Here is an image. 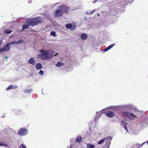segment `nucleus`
Wrapping results in <instances>:
<instances>
[{"instance_id": "1", "label": "nucleus", "mask_w": 148, "mask_h": 148, "mask_svg": "<svg viewBox=\"0 0 148 148\" xmlns=\"http://www.w3.org/2000/svg\"><path fill=\"white\" fill-rule=\"evenodd\" d=\"M39 52L42 53L38 54L37 56L42 60L50 59L52 58L54 54V52L51 50H39Z\"/></svg>"}, {"instance_id": "2", "label": "nucleus", "mask_w": 148, "mask_h": 148, "mask_svg": "<svg viewBox=\"0 0 148 148\" xmlns=\"http://www.w3.org/2000/svg\"><path fill=\"white\" fill-rule=\"evenodd\" d=\"M26 22L29 24V25H36L42 23L41 18L40 17H36L33 19H28L26 20Z\"/></svg>"}, {"instance_id": "3", "label": "nucleus", "mask_w": 148, "mask_h": 148, "mask_svg": "<svg viewBox=\"0 0 148 148\" xmlns=\"http://www.w3.org/2000/svg\"><path fill=\"white\" fill-rule=\"evenodd\" d=\"M122 113L123 116L131 120L134 119L135 117H137L136 116L134 115L133 114L130 113L127 111L123 112Z\"/></svg>"}, {"instance_id": "4", "label": "nucleus", "mask_w": 148, "mask_h": 148, "mask_svg": "<svg viewBox=\"0 0 148 148\" xmlns=\"http://www.w3.org/2000/svg\"><path fill=\"white\" fill-rule=\"evenodd\" d=\"M60 9L63 12V14L64 13L67 14L69 12V7L65 5H62L60 6Z\"/></svg>"}, {"instance_id": "5", "label": "nucleus", "mask_w": 148, "mask_h": 148, "mask_svg": "<svg viewBox=\"0 0 148 148\" xmlns=\"http://www.w3.org/2000/svg\"><path fill=\"white\" fill-rule=\"evenodd\" d=\"M105 138H106L105 140V145L107 146V148H108L111 144V141L112 139V137L111 136H108Z\"/></svg>"}, {"instance_id": "6", "label": "nucleus", "mask_w": 148, "mask_h": 148, "mask_svg": "<svg viewBox=\"0 0 148 148\" xmlns=\"http://www.w3.org/2000/svg\"><path fill=\"white\" fill-rule=\"evenodd\" d=\"M10 46L9 44H7L5 45L4 47L0 49V53H1L4 51L7 52L8 51L10 48Z\"/></svg>"}, {"instance_id": "7", "label": "nucleus", "mask_w": 148, "mask_h": 148, "mask_svg": "<svg viewBox=\"0 0 148 148\" xmlns=\"http://www.w3.org/2000/svg\"><path fill=\"white\" fill-rule=\"evenodd\" d=\"M63 14V12L60 9L56 10L54 13V16L56 17H59L62 16Z\"/></svg>"}, {"instance_id": "8", "label": "nucleus", "mask_w": 148, "mask_h": 148, "mask_svg": "<svg viewBox=\"0 0 148 148\" xmlns=\"http://www.w3.org/2000/svg\"><path fill=\"white\" fill-rule=\"evenodd\" d=\"M105 115L108 117L110 118L113 117L115 116L113 112L108 111L104 113Z\"/></svg>"}, {"instance_id": "9", "label": "nucleus", "mask_w": 148, "mask_h": 148, "mask_svg": "<svg viewBox=\"0 0 148 148\" xmlns=\"http://www.w3.org/2000/svg\"><path fill=\"white\" fill-rule=\"evenodd\" d=\"M66 27L67 29H69L71 30H74L76 28V26L73 25L70 23H67L66 25Z\"/></svg>"}, {"instance_id": "10", "label": "nucleus", "mask_w": 148, "mask_h": 148, "mask_svg": "<svg viewBox=\"0 0 148 148\" xmlns=\"http://www.w3.org/2000/svg\"><path fill=\"white\" fill-rule=\"evenodd\" d=\"M23 42L22 40H19L18 41H13L9 43L10 45H17L22 43Z\"/></svg>"}, {"instance_id": "11", "label": "nucleus", "mask_w": 148, "mask_h": 148, "mask_svg": "<svg viewBox=\"0 0 148 148\" xmlns=\"http://www.w3.org/2000/svg\"><path fill=\"white\" fill-rule=\"evenodd\" d=\"M28 62L29 64H31L32 65H34L36 64L34 59L33 57L30 58L28 60Z\"/></svg>"}, {"instance_id": "12", "label": "nucleus", "mask_w": 148, "mask_h": 148, "mask_svg": "<svg viewBox=\"0 0 148 148\" xmlns=\"http://www.w3.org/2000/svg\"><path fill=\"white\" fill-rule=\"evenodd\" d=\"M27 133V130H19L18 132V134L21 136L25 135Z\"/></svg>"}, {"instance_id": "13", "label": "nucleus", "mask_w": 148, "mask_h": 148, "mask_svg": "<svg viewBox=\"0 0 148 148\" xmlns=\"http://www.w3.org/2000/svg\"><path fill=\"white\" fill-rule=\"evenodd\" d=\"M82 140V137L80 135H79L77 137L75 142L76 143H79Z\"/></svg>"}, {"instance_id": "14", "label": "nucleus", "mask_w": 148, "mask_h": 148, "mask_svg": "<svg viewBox=\"0 0 148 148\" xmlns=\"http://www.w3.org/2000/svg\"><path fill=\"white\" fill-rule=\"evenodd\" d=\"M36 69L37 70H40L42 69V65L40 63H38L36 65Z\"/></svg>"}, {"instance_id": "15", "label": "nucleus", "mask_w": 148, "mask_h": 148, "mask_svg": "<svg viewBox=\"0 0 148 148\" xmlns=\"http://www.w3.org/2000/svg\"><path fill=\"white\" fill-rule=\"evenodd\" d=\"M114 45V44H112L108 47L104 49V51H106L112 48Z\"/></svg>"}, {"instance_id": "16", "label": "nucleus", "mask_w": 148, "mask_h": 148, "mask_svg": "<svg viewBox=\"0 0 148 148\" xmlns=\"http://www.w3.org/2000/svg\"><path fill=\"white\" fill-rule=\"evenodd\" d=\"M81 38L83 40L86 39L87 38V35L85 34H82L81 36Z\"/></svg>"}, {"instance_id": "17", "label": "nucleus", "mask_w": 148, "mask_h": 148, "mask_svg": "<svg viewBox=\"0 0 148 148\" xmlns=\"http://www.w3.org/2000/svg\"><path fill=\"white\" fill-rule=\"evenodd\" d=\"M3 32L6 34H9L12 32L13 31L12 30L5 29L3 30Z\"/></svg>"}, {"instance_id": "18", "label": "nucleus", "mask_w": 148, "mask_h": 148, "mask_svg": "<svg viewBox=\"0 0 148 148\" xmlns=\"http://www.w3.org/2000/svg\"><path fill=\"white\" fill-rule=\"evenodd\" d=\"M29 24L28 25L25 24L23 25L22 27V28L21 31H22L23 30L25 29H28L29 28Z\"/></svg>"}, {"instance_id": "19", "label": "nucleus", "mask_w": 148, "mask_h": 148, "mask_svg": "<svg viewBox=\"0 0 148 148\" xmlns=\"http://www.w3.org/2000/svg\"><path fill=\"white\" fill-rule=\"evenodd\" d=\"M101 113L100 112H97L96 113V117L95 118V119H97L98 120L99 118L101 116Z\"/></svg>"}, {"instance_id": "20", "label": "nucleus", "mask_w": 148, "mask_h": 148, "mask_svg": "<svg viewBox=\"0 0 148 148\" xmlns=\"http://www.w3.org/2000/svg\"><path fill=\"white\" fill-rule=\"evenodd\" d=\"M94 145L90 143H88L86 145L87 148H94Z\"/></svg>"}, {"instance_id": "21", "label": "nucleus", "mask_w": 148, "mask_h": 148, "mask_svg": "<svg viewBox=\"0 0 148 148\" xmlns=\"http://www.w3.org/2000/svg\"><path fill=\"white\" fill-rule=\"evenodd\" d=\"M106 138H104L101 140L99 141L97 143V144L99 145L102 144L104 143L105 141V140Z\"/></svg>"}, {"instance_id": "22", "label": "nucleus", "mask_w": 148, "mask_h": 148, "mask_svg": "<svg viewBox=\"0 0 148 148\" xmlns=\"http://www.w3.org/2000/svg\"><path fill=\"white\" fill-rule=\"evenodd\" d=\"M64 63H62V62H58L56 64V66L57 67H60L61 66L64 65Z\"/></svg>"}, {"instance_id": "23", "label": "nucleus", "mask_w": 148, "mask_h": 148, "mask_svg": "<svg viewBox=\"0 0 148 148\" xmlns=\"http://www.w3.org/2000/svg\"><path fill=\"white\" fill-rule=\"evenodd\" d=\"M22 110H17L16 112V115H19L22 114Z\"/></svg>"}, {"instance_id": "24", "label": "nucleus", "mask_w": 148, "mask_h": 148, "mask_svg": "<svg viewBox=\"0 0 148 148\" xmlns=\"http://www.w3.org/2000/svg\"><path fill=\"white\" fill-rule=\"evenodd\" d=\"M33 90L32 89H26L24 90V92L25 93H29L32 91Z\"/></svg>"}, {"instance_id": "25", "label": "nucleus", "mask_w": 148, "mask_h": 148, "mask_svg": "<svg viewBox=\"0 0 148 148\" xmlns=\"http://www.w3.org/2000/svg\"><path fill=\"white\" fill-rule=\"evenodd\" d=\"M50 35L53 37H56L57 36V35L55 32L54 31H52L51 32Z\"/></svg>"}, {"instance_id": "26", "label": "nucleus", "mask_w": 148, "mask_h": 148, "mask_svg": "<svg viewBox=\"0 0 148 148\" xmlns=\"http://www.w3.org/2000/svg\"><path fill=\"white\" fill-rule=\"evenodd\" d=\"M122 121L123 122V124L124 125V128L125 130H127V128L126 126V125L127 124V123L125 122H124L123 121Z\"/></svg>"}, {"instance_id": "27", "label": "nucleus", "mask_w": 148, "mask_h": 148, "mask_svg": "<svg viewBox=\"0 0 148 148\" xmlns=\"http://www.w3.org/2000/svg\"><path fill=\"white\" fill-rule=\"evenodd\" d=\"M13 86H14L12 85L9 86L7 88V90H8L10 89H12L14 88H15V87H13Z\"/></svg>"}, {"instance_id": "28", "label": "nucleus", "mask_w": 148, "mask_h": 148, "mask_svg": "<svg viewBox=\"0 0 148 148\" xmlns=\"http://www.w3.org/2000/svg\"><path fill=\"white\" fill-rule=\"evenodd\" d=\"M8 145L7 144L3 143L1 142H0V146H4L5 147L8 146Z\"/></svg>"}, {"instance_id": "29", "label": "nucleus", "mask_w": 148, "mask_h": 148, "mask_svg": "<svg viewBox=\"0 0 148 148\" xmlns=\"http://www.w3.org/2000/svg\"><path fill=\"white\" fill-rule=\"evenodd\" d=\"M19 148H26V147L23 144H21L19 146Z\"/></svg>"}, {"instance_id": "30", "label": "nucleus", "mask_w": 148, "mask_h": 148, "mask_svg": "<svg viewBox=\"0 0 148 148\" xmlns=\"http://www.w3.org/2000/svg\"><path fill=\"white\" fill-rule=\"evenodd\" d=\"M44 71L42 70H40L39 72V73L41 75H43L44 74Z\"/></svg>"}, {"instance_id": "31", "label": "nucleus", "mask_w": 148, "mask_h": 148, "mask_svg": "<svg viewBox=\"0 0 148 148\" xmlns=\"http://www.w3.org/2000/svg\"><path fill=\"white\" fill-rule=\"evenodd\" d=\"M95 11V10H92V11L91 12L89 13V14H92V13H93Z\"/></svg>"}, {"instance_id": "32", "label": "nucleus", "mask_w": 148, "mask_h": 148, "mask_svg": "<svg viewBox=\"0 0 148 148\" xmlns=\"http://www.w3.org/2000/svg\"><path fill=\"white\" fill-rule=\"evenodd\" d=\"M20 130H26V129L25 128H21Z\"/></svg>"}, {"instance_id": "33", "label": "nucleus", "mask_w": 148, "mask_h": 148, "mask_svg": "<svg viewBox=\"0 0 148 148\" xmlns=\"http://www.w3.org/2000/svg\"><path fill=\"white\" fill-rule=\"evenodd\" d=\"M97 0H95L94 2H93V3H95V2H96V1H97Z\"/></svg>"}, {"instance_id": "34", "label": "nucleus", "mask_w": 148, "mask_h": 148, "mask_svg": "<svg viewBox=\"0 0 148 148\" xmlns=\"http://www.w3.org/2000/svg\"><path fill=\"white\" fill-rule=\"evenodd\" d=\"M97 15L98 16H99V15H100L99 14H98Z\"/></svg>"}, {"instance_id": "35", "label": "nucleus", "mask_w": 148, "mask_h": 148, "mask_svg": "<svg viewBox=\"0 0 148 148\" xmlns=\"http://www.w3.org/2000/svg\"><path fill=\"white\" fill-rule=\"evenodd\" d=\"M7 57H5V58H7Z\"/></svg>"}, {"instance_id": "36", "label": "nucleus", "mask_w": 148, "mask_h": 148, "mask_svg": "<svg viewBox=\"0 0 148 148\" xmlns=\"http://www.w3.org/2000/svg\"><path fill=\"white\" fill-rule=\"evenodd\" d=\"M147 144H148V141L147 142Z\"/></svg>"}, {"instance_id": "37", "label": "nucleus", "mask_w": 148, "mask_h": 148, "mask_svg": "<svg viewBox=\"0 0 148 148\" xmlns=\"http://www.w3.org/2000/svg\"><path fill=\"white\" fill-rule=\"evenodd\" d=\"M127 130V132H128V130Z\"/></svg>"}]
</instances>
